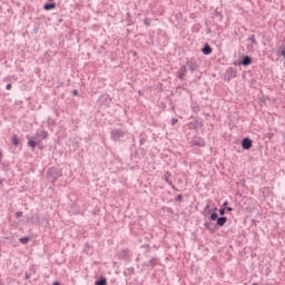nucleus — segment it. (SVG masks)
Listing matches in <instances>:
<instances>
[{"label":"nucleus","mask_w":285,"mask_h":285,"mask_svg":"<svg viewBox=\"0 0 285 285\" xmlns=\"http://www.w3.org/2000/svg\"><path fill=\"white\" fill-rule=\"evenodd\" d=\"M242 147L245 150H250V148H253V140H250V138H244L242 142Z\"/></svg>","instance_id":"nucleus-1"},{"label":"nucleus","mask_w":285,"mask_h":285,"mask_svg":"<svg viewBox=\"0 0 285 285\" xmlns=\"http://www.w3.org/2000/svg\"><path fill=\"white\" fill-rule=\"evenodd\" d=\"M36 137L38 139H48V131L46 130L37 131Z\"/></svg>","instance_id":"nucleus-2"},{"label":"nucleus","mask_w":285,"mask_h":285,"mask_svg":"<svg viewBox=\"0 0 285 285\" xmlns=\"http://www.w3.org/2000/svg\"><path fill=\"white\" fill-rule=\"evenodd\" d=\"M112 137L115 139H119V137H124V131L119 130V129H115L112 132H111Z\"/></svg>","instance_id":"nucleus-3"},{"label":"nucleus","mask_w":285,"mask_h":285,"mask_svg":"<svg viewBox=\"0 0 285 285\" xmlns=\"http://www.w3.org/2000/svg\"><path fill=\"white\" fill-rule=\"evenodd\" d=\"M27 139H28V146L30 148H37V141H35V138L27 136Z\"/></svg>","instance_id":"nucleus-4"},{"label":"nucleus","mask_w":285,"mask_h":285,"mask_svg":"<svg viewBox=\"0 0 285 285\" xmlns=\"http://www.w3.org/2000/svg\"><path fill=\"white\" fill-rule=\"evenodd\" d=\"M202 52L203 55H213V48H210L208 45H205Z\"/></svg>","instance_id":"nucleus-5"},{"label":"nucleus","mask_w":285,"mask_h":285,"mask_svg":"<svg viewBox=\"0 0 285 285\" xmlns=\"http://www.w3.org/2000/svg\"><path fill=\"white\" fill-rule=\"evenodd\" d=\"M243 66H250L253 63V59L248 56H245L242 61Z\"/></svg>","instance_id":"nucleus-6"},{"label":"nucleus","mask_w":285,"mask_h":285,"mask_svg":"<svg viewBox=\"0 0 285 285\" xmlns=\"http://www.w3.org/2000/svg\"><path fill=\"white\" fill-rule=\"evenodd\" d=\"M228 222V218L226 217H220L217 219V226H224Z\"/></svg>","instance_id":"nucleus-7"},{"label":"nucleus","mask_w":285,"mask_h":285,"mask_svg":"<svg viewBox=\"0 0 285 285\" xmlns=\"http://www.w3.org/2000/svg\"><path fill=\"white\" fill-rule=\"evenodd\" d=\"M57 8V4L55 3H47L43 6V10H55Z\"/></svg>","instance_id":"nucleus-8"},{"label":"nucleus","mask_w":285,"mask_h":285,"mask_svg":"<svg viewBox=\"0 0 285 285\" xmlns=\"http://www.w3.org/2000/svg\"><path fill=\"white\" fill-rule=\"evenodd\" d=\"M11 141L13 146H19L20 141H19V137H17V135L11 137Z\"/></svg>","instance_id":"nucleus-9"},{"label":"nucleus","mask_w":285,"mask_h":285,"mask_svg":"<svg viewBox=\"0 0 285 285\" xmlns=\"http://www.w3.org/2000/svg\"><path fill=\"white\" fill-rule=\"evenodd\" d=\"M20 244H28L30 242V237H22L19 239Z\"/></svg>","instance_id":"nucleus-10"},{"label":"nucleus","mask_w":285,"mask_h":285,"mask_svg":"<svg viewBox=\"0 0 285 285\" xmlns=\"http://www.w3.org/2000/svg\"><path fill=\"white\" fill-rule=\"evenodd\" d=\"M108 284V282L106 281V278H101L100 281L96 282V285H106Z\"/></svg>","instance_id":"nucleus-11"},{"label":"nucleus","mask_w":285,"mask_h":285,"mask_svg":"<svg viewBox=\"0 0 285 285\" xmlns=\"http://www.w3.org/2000/svg\"><path fill=\"white\" fill-rule=\"evenodd\" d=\"M186 77V70L184 69L183 71L178 72V79H184Z\"/></svg>","instance_id":"nucleus-12"},{"label":"nucleus","mask_w":285,"mask_h":285,"mask_svg":"<svg viewBox=\"0 0 285 285\" xmlns=\"http://www.w3.org/2000/svg\"><path fill=\"white\" fill-rule=\"evenodd\" d=\"M218 216H217V213H213L212 215H210V219H212V222H217V218Z\"/></svg>","instance_id":"nucleus-13"},{"label":"nucleus","mask_w":285,"mask_h":285,"mask_svg":"<svg viewBox=\"0 0 285 285\" xmlns=\"http://www.w3.org/2000/svg\"><path fill=\"white\" fill-rule=\"evenodd\" d=\"M165 179L167 181V184H169V179H170V173H165Z\"/></svg>","instance_id":"nucleus-14"},{"label":"nucleus","mask_w":285,"mask_h":285,"mask_svg":"<svg viewBox=\"0 0 285 285\" xmlns=\"http://www.w3.org/2000/svg\"><path fill=\"white\" fill-rule=\"evenodd\" d=\"M151 21H150V18H146L145 19V26H150Z\"/></svg>","instance_id":"nucleus-15"},{"label":"nucleus","mask_w":285,"mask_h":285,"mask_svg":"<svg viewBox=\"0 0 285 285\" xmlns=\"http://www.w3.org/2000/svg\"><path fill=\"white\" fill-rule=\"evenodd\" d=\"M23 213L22 212H17L16 217H22Z\"/></svg>","instance_id":"nucleus-16"},{"label":"nucleus","mask_w":285,"mask_h":285,"mask_svg":"<svg viewBox=\"0 0 285 285\" xmlns=\"http://www.w3.org/2000/svg\"><path fill=\"white\" fill-rule=\"evenodd\" d=\"M6 88H7V90H12V85L8 83Z\"/></svg>","instance_id":"nucleus-17"},{"label":"nucleus","mask_w":285,"mask_h":285,"mask_svg":"<svg viewBox=\"0 0 285 285\" xmlns=\"http://www.w3.org/2000/svg\"><path fill=\"white\" fill-rule=\"evenodd\" d=\"M225 214H226V209L223 208L219 210V215H225Z\"/></svg>","instance_id":"nucleus-18"},{"label":"nucleus","mask_w":285,"mask_h":285,"mask_svg":"<svg viewBox=\"0 0 285 285\" xmlns=\"http://www.w3.org/2000/svg\"><path fill=\"white\" fill-rule=\"evenodd\" d=\"M72 95H73L75 97H77V95H79V91H77V89H75V90L72 91Z\"/></svg>","instance_id":"nucleus-19"},{"label":"nucleus","mask_w":285,"mask_h":285,"mask_svg":"<svg viewBox=\"0 0 285 285\" xmlns=\"http://www.w3.org/2000/svg\"><path fill=\"white\" fill-rule=\"evenodd\" d=\"M177 124V119H171V125L175 126Z\"/></svg>","instance_id":"nucleus-20"},{"label":"nucleus","mask_w":285,"mask_h":285,"mask_svg":"<svg viewBox=\"0 0 285 285\" xmlns=\"http://www.w3.org/2000/svg\"><path fill=\"white\" fill-rule=\"evenodd\" d=\"M267 137H268V139H273L274 135L269 132V134H267Z\"/></svg>","instance_id":"nucleus-21"},{"label":"nucleus","mask_w":285,"mask_h":285,"mask_svg":"<svg viewBox=\"0 0 285 285\" xmlns=\"http://www.w3.org/2000/svg\"><path fill=\"white\" fill-rule=\"evenodd\" d=\"M227 210L230 213L233 210V207H228Z\"/></svg>","instance_id":"nucleus-22"},{"label":"nucleus","mask_w":285,"mask_h":285,"mask_svg":"<svg viewBox=\"0 0 285 285\" xmlns=\"http://www.w3.org/2000/svg\"><path fill=\"white\" fill-rule=\"evenodd\" d=\"M53 285H60V284L56 282V283H53Z\"/></svg>","instance_id":"nucleus-23"},{"label":"nucleus","mask_w":285,"mask_h":285,"mask_svg":"<svg viewBox=\"0 0 285 285\" xmlns=\"http://www.w3.org/2000/svg\"><path fill=\"white\" fill-rule=\"evenodd\" d=\"M49 1H52V0H49Z\"/></svg>","instance_id":"nucleus-24"}]
</instances>
